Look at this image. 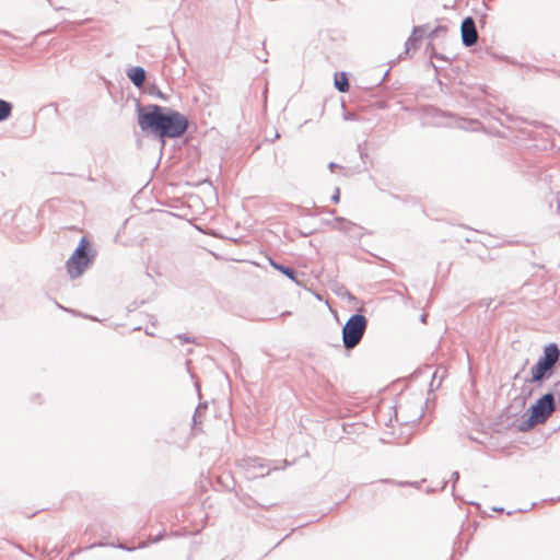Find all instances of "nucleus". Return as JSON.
Returning <instances> with one entry per match:
<instances>
[{
	"mask_svg": "<svg viewBox=\"0 0 560 560\" xmlns=\"http://www.w3.org/2000/svg\"><path fill=\"white\" fill-rule=\"evenodd\" d=\"M137 124L140 130L161 144L183 138L190 126L189 118L177 109L159 104H142L136 101Z\"/></svg>",
	"mask_w": 560,
	"mask_h": 560,
	"instance_id": "f257e3e1",
	"label": "nucleus"
},
{
	"mask_svg": "<svg viewBox=\"0 0 560 560\" xmlns=\"http://www.w3.org/2000/svg\"><path fill=\"white\" fill-rule=\"evenodd\" d=\"M560 364V347L557 342H549L542 347V352L529 370L526 382L541 387L556 373Z\"/></svg>",
	"mask_w": 560,
	"mask_h": 560,
	"instance_id": "f03ea898",
	"label": "nucleus"
},
{
	"mask_svg": "<svg viewBox=\"0 0 560 560\" xmlns=\"http://www.w3.org/2000/svg\"><path fill=\"white\" fill-rule=\"evenodd\" d=\"M96 255L97 252L92 242L86 236H82L66 261V269L70 279L74 280L82 277L93 265Z\"/></svg>",
	"mask_w": 560,
	"mask_h": 560,
	"instance_id": "7ed1b4c3",
	"label": "nucleus"
},
{
	"mask_svg": "<svg viewBox=\"0 0 560 560\" xmlns=\"http://www.w3.org/2000/svg\"><path fill=\"white\" fill-rule=\"evenodd\" d=\"M368 318L362 313L352 314L345 323L341 329L342 345L347 350L357 347L362 340L366 327Z\"/></svg>",
	"mask_w": 560,
	"mask_h": 560,
	"instance_id": "20e7f679",
	"label": "nucleus"
},
{
	"mask_svg": "<svg viewBox=\"0 0 560 560\" xmlns=\"http://www.w3.org/2000/svg\"><path fill=\"white\" fill-rule=\"evenodd\" d=\"M462 44L465 47H471L478 39L476 21L472 16H465L460 22Z\"/></svg>",
	"mask_w": 560,
	"mask_h": 560,
	"instance_id": "39448f33",
	"label": "nucleus"
},
{
	"mask_svg": "<svg viewBox=\"0 0 560 560\" xmlns=\"http://www.w3.org/2000/svg\"><path fill=\"white\" fill-rule=\"evenodd\" d=\"M127 78L129 81L140 90H143L144 81L147 79V71L141 66H132L126 71Z\"/></svg>",
	"mask_w": 560,
	"mask_h": 560,
	"instance_id": "423d86ee",
	"label": "nucleus"
},
{
	"mask_svg": "<svg viewBox=\"0 0 560 560\" xmlns=\"http://www.w3.org/2000/svg\"><path fill=\"white\" fill-rule=\"evenodd\" d=\"M268 260H269V265L277 271L281 272L283 276H285L288 279H290L292 282L296 283L298 285H300V282H299V271L291 267V266H285L277 260H275L272 257H268Z\"/></svg>",
	"mask_w": 560,
	"mask_h": 560,
	"instance_id": "0eeeda50",
	"label": "nucleus"
},
{
	"mask_svg": "<svg viewBox=\"0 0 560 560\" xmlns=\"http://www.w3.org/2000/svg\"><path fill=\"white\" fill-rule=\"evenodd\" d=\"M332 222H334V229L335 230H338L342 233H346V234H351L354 230L359 231L361 230L362 228L360 225H358L357 223L348 220L347 218H343V217H335L332 219Z\"/></svg>",
	"mask_w": 560,
	"mask_h": 560,
	"instance_id": "6e6552de",
	"label": "nucleus"
},
{
	"mask_svg": "<svg viewBox=\"0 0 560 560\" xmlns=\"http://www.w3.org/2000/svg\"><path fill=\"white\" fill-rule=\"evenodd\" d=\"M334 86L339 93H346L350 89L349 77L345 71L335 72Z\"/></svg>",
	"mask_w": 560,
	"mask_h": 560,
	"instance_id": "1a4fd4ad",
	"label": "nucleus"
},
{
	"mask_svg": "<svg viewBox=\"0 0 560 560\" xmlns=\"http://www.w3.org/2000/svg\"><path fill=\"white\" fill-rule=\"evenodd\" d=\"M389 69H387L381 78H378L375 82V84L372 86V90L376 91L375 95H381L382 97L386 98L389 95L388 89L383 85V82L387 79L389 75Z\"/></svg>",
	"mask_w": 560,
	"mask_h": 560,
	"instance_id": "9d476101",
	"label": "nucleus"
},
{
	"mask_svg": "<svg viewBox=\"0 0 560 560\" xmlns=\"http://www.w3.org/2000/svg\"><path fill=\"white\" fill-rule=\"evenodd\" d=\"M208 409V401H200L192 415V430L196 431L201 425V415Z\"/></svg>",
	"mask_w": 560,
	"mask_h": 560,
	"instance_id": "9b49d317",
	"label": "nucleus"
},
{
	"mask_svg": "<svg viewBox=\"0 0 560 560\" xmlns=\"http://www.w3.org/2000/svg\"><path fill=\"white\" fill-rule=\"evenodd\" d=\"M143 93L150 95V96H155L164 102H167L168 101V95H166L165 93H163L160 88L155 84V83H148L143 90H142Z\"/></svg>",
	"mask_w": 560,
	"mask_h": 560,
	"instance_id": "f8f14e48",
	"label": "nucleus"
},
{
	"mask_svg": "<svg viewBox=\"0 0 560 560\" xmlns=\"http://www.w3.org/2000/svg\"><path fill=\"white\" fill-rule=\"evenodd\" d=\"M328 170L334 173L336 170H341L343 172V175L345 176H349L353 173H361L362 171H365L366 167H360V166H355L353 167L352 170L351 168H348V167H345L342 165H339L338 163H335V162H329L328 165H327Z\"/></svg>",
	"mask_w": 560,
	"mask_h": 560,
	"instance_id": "ddd939ff",
	"label": "nucleus"
},
{
	"mask_svg": "<svg viewBox=\"0 0 560 560\" xmlns=\"http://www.w3.org/2000/svg\"><path fill=\"white\" fill-rule=\"evenodd\" d=\"M13 103L0 98V122L8 120L13 110Z\"/></svg>",
	"mask_w": 560,
	"mask_h": 560,
	"instance_id": "4468645a",
	"label": "nucleus"
},
{
	"mask_svg": "<svg viewBox=\"0 0 560 560\" xmlns=\"http://www.w3.org/2000/svg\"><path fill=\"white\" fill-rule=\"evenodd\" d=\"M548 202L550 209L560 217V191H550Z\"/></svg>",
	"mask_w": 560,
	"mask_h": 560,
	"instance_id": "2eb2a0df",
	"label": "nucleus"
},
{
	"mask_svg": "<svg viewBox=\"0 0 560 560\" xmlns=\"http://www.w3.org/2000/svg\"><path fill=\"white\" fill-rule=\"evenodd\" d=\"M425 50L430 54L431 58H434V59L441 60V61H445V62H450L451 61V58H448L444 54H441V52L435 50V47H434L432 42H428L427 43Z\"/></svg>",
	"mask_w": 560,
	"mask_h": 560,
	"instance_id": "dca6fc26",
	"label": "nucleus"
},
{
	"mask_svg": "<svg viewBox=\"0 0 560 560\" xmlns=\"http://www.w3.org/2000/svg\"><path fill=\"white\" fill-rule=\"evenodd\" d=\"M459 478H460L459 471L454 470L451 475L450 480L443 481L442 487H441V490H444L446 488L447 482H452V495L455 500H457V495L455 493V485L458 482Z\"/></svg>",
	"mask_w": 560,
	"mask_h": 560,
	"instance_id": "f3484780",
	"label": "nucleus"
},
{
	"mask_svg": "<svg viewBox=\"0 0 560 560\" xmlns=\"http://www.w3.org/2000/svg\"><path fill=\"white\" fill-rule=\"evenodd\" d=\"M420 46V40L411 33L405 43V54L409 50H417Z\"/></svg>",
	"mask_w": 560,
	"mask_h": 560,
	"instance_id": "a211bd4d",
	"label": "nucleus"
},
{
	"mask_svg": "<svg viewBox=\"0 0 560 560\" xmlns=\"http://www.w3.org/2000/svg\"><path fill=\"white\" fill-rule=\"evenodd\" d=\"M428 30V24H421L413 26L411 33L421 42L422 37L427 34Z\"/></svg>",
	"mask_w": 560,
	"mask_h": 560,
	"instance_id": "6ab92c4d",
	"label": "nucleus"
},
{
	"mask_svg": "<svg viewBox=\"0 0 560 560\" xmlns=\"http://www.w3.org/2000/svg\"><path fill=\"white\" fill-rule=\"evenodd\" d=\"M447 31L446 25H438L433 30H431L427 37L430 39L429 42H432L434 38H436L441 33H445Z\"/></svg>",
	"mask_w": 560,
	"mask_h": 560,
	"instance_id": "aec40b11",
	"label": "nucleus"
},
{
	"mask_svg": "<svg viewBox=\"0 0 560 560\" xmlns=\"http://www.w3.org/2000/svg\"><path fill=\"white\" fill-rule=\"evenodd\" d=\"M468 541L464 546H462V539L459 535L457 536L456 540L454 541L453 546V556L458 552L459 556L464 553V551L467 549Z\"/></svg>",
	"mask_w": 560,
	"mask_h": 560,
	"instance_id": "412c9836",
	"label": "nucleus"
},
{
	"mask_svg": "<svg viewBox=\"0 0 560 560\" xmlns=\"http://www.w3.org/2000/svg\"><path fill=\"white\" fill-rule=\"evenodd\" d=\"M381 482H384V483H387V485H395V486H398V487L418 486L417 482L395 481L393 479H382Z\"/></svg>",
	"mask_w": 560,
	"mask_h": 560,
	"instance_id": "4be33fe9",
	"label": "nucleus"
},
{
	"mask_svg": "<svg viewBox=\"0 0 560 560\" xmlns=\"http://www.w3.org/2000/svg\"><path fill=\"white\" fill-rule=\"evenodd\" d=\"M176 338L178 340H180L182 342H190V343L195 342V339L186 334H178V335H176Z\"/></svg>",
	"mask_w": 560,
	"mask_h": 560,
	"instance_id": "5701e85b",
	"label": "nucleus"
},
{
	"mask_svg": "<svg viewBox=\"0 0 560 560\" xmlns=\"http://www.w3.org/2000/svg\"><path fill=\"white\" fill-rule=\"evenodd\" d=\"M330 200L334 202V203H339L340 202V188L339 187H336L331 197H330Z\"/></svg>",
	"mask_w": 560,
	"mask_h": 560,
	"instance_id": "b1692460",
	"label": "nucleus"
},
{
	"mask_svg": "<svg viewBox=\"0 0 560 560\" xmlns=\"http://www.w3.org/2000/svg\"><path fill=\"white\" fill-rule=\"evenodd\" d=\"M357 149L359 151L360 159L362 160L363 163H365L364 159L368 156V152L365 151V149H363L361 143H358Z\"/></svg>",
	"mask_w": 560,
	"mask_h": 560,
	"instance_id": "393cba45",
	"label": "nucleus"
},
{
	"mask_svg": "<svg viewBox=\"0 0 560 560\" xmlns=\"http://www.w3.org/2000/svg\"><path fill=\"white\" fill-rule=\"evenodd\" d=\"M402 202L407 205H417L418 200L413 196H406L402 198Z\"/></svg>",
	"mask_w": 560,
	"mask_h": 560,
	"instance_id": "a878e982",
	"label": "nucleus"
},
{
	"mask_svg": "<svg viewBox=\"0 0 560 560\" xmlns=\"http://www.w3.org/2000/svg\"><path fill=\"white\" fill-rule=\"evenodd\" d=\"M109 546H112V547H114V548L122 549V550H126V551H133V550H136V548H135V547H130V548H129V547L124 546V545H122V544H120V542H117V544H110Z\"/></svg>",
	"mask_w": 560,
	"mask_h": 560,
	"instance_id": "bb28decb",
	"label": "nucleus"
},
{
	"mask_svg": "<svg viewBox=\"0 0 560 560\" xmlns=\"http://www.w3.org/2000/svg\"><path fill=\"white\" fill-rule=\"evenodd\" d=\"M4 293H7V289L0 284V307L3 305Z\"/></svg>",
	"mask_w": 560,
	"mask_h": 560,
	"instance_id": "cd10ccee",
	"label": "nucleus"
},
{
	"mask_svg": "<svg viewBox=\"0 0 560 560\" xmlns=\"http://www.w3.org/2000/svg\"><path fill=\"white\" fill-rule=\"evenodd\" d=\"M163 539V534L162 533H159L158 535H155L152 539H151V542L152 544H156L159 541H161Z\"/></svg>",
	"mask_w": 560,
	"mask_h": 560,
	"instance_id": "c85d7f7f",
	"label": "nucleus"
},
{
	"mask_svg": "<svg viewBox=\"0 0 560 560\" xmlns=\"http://www.w3.org/2000/svg\"><path fill=\"white\" fill-rule=\"evenodd\" d=\"M343 119L345 120H355L357 117L353 114H351V113H345L343 114Z\"/></svg>",
	"mask_w": 560,
	"mask_h": 560,
	"instance_id": "c756f323",
	"label": "nucleus"
},
{
	"mask_svg": "<svg viewBox=\"0 0 560 560\" xmlns=\"http://www.w3.org/2000/svg\"><path fill=\"white\" fill-rule=\"evenodd\" d=\"M255 504L258 505L259 508L264 509V510H267V509L276 505V503H268V504L264 503V504H260V503H257V502H255Z\"/></svg>",
	"mask_w": 560,
	"mask_h": 560,
	"instance_id": "7c9ffc66",
	"label": "nucleus"
},
{
	"mask_svg": "<svg viewBox=\"0 0 560 560\" xmlns=\"http://www.w3.org/2000/svg\"><path fill=\"white\" fill-rule=\"evenodd\" d=\"M388 195H389L393 199H395V200H397V201H401V202H402V198H404V197H401V196H399V195H396V194H393V192H388Z\"/></svg>",
	"mask_w": 560,
	"mask_h": 560,
	"instance_id": "2f4dec72",
	"label": "nucleus"
},
{
	"mask_svg": "<svg viewBox=\"0 0 560 560\" xmlns=\"http://www.w3.org/2000/svg\"><path fill=\"white\" fill-rule=\"evenodd\" d=\"M326 38H329L331 40L335 39L332 36H330V34L328 32H326L325 34L322 35V42L325 43Z\"/></svg>",
	"mask_w": 560,
	"mask_h": 560,
	"instance_id": "473e14b6",
	"label": "nucleus"
},
{
	"mask_svg": "<svg viewBox=\"0 0 560 560\" xmlns=\"http://www.w3.org/2000/svg\"><path fill=\"white\" fill-rule=\"evenodd\" d=\"M280 138V133L278 130H275V138H266L267 141L273 142L275 140Z\"/></svg>",
	"mask_w": 560,
	"mask_h": 560,
	"instance_id": "72a5a7b5",
	"label": "nucleus"
},
{
	"mask_svg": "<svg viewBox=\"0 0 560 560\" xmlns=\"http://www.w3.org/2000/svg\"><path fill=\"white\" fill-rule=\"evenodd\" d=\"M535 503H532L530 506H534ZM532 508H520L517 509L516 511L517 512H521V513H525V512H528Z\"/></svg>",
	"mask_w": 560,
	"mask_h": 560,
	"instance_id": "f704fd0d",
	"label": "nucleus"
},
{
	"mask_svg": "<svg viewBox=\"0 0 560 560\" xmlns=\"http://www.w3.org/2000/svg\"><path fill=\"white\" fill-rule=\"evenodd\" d=\"M491 302H492V300H482V301H481V305H482V306H486V307H489V306H490V304H491Z\"/></svg>",
	"mask_w": 560,
	"mask_h": 560,
	"instance_id": "c9c22d12",
	"label": "nucleus"
},
{
	"mask_svg": "<svg viewBox=\"0 0 560 560\" xmlns=\"http://www.w3.org/2000/svg\"><path fill=\"white\" fill-rule=\"evenodd\" d=\"M324 224H326V225H330V226L334 229V222H332V219L324 220Z\"/></svg>",
	"mask_w": 560,
	"mask_h": 560,
	"instance_id": "e433bc0d",
	"label": "nucleus"
},
{
	"mask_svg": "<svg viewBox=\"0 0 560 560\" xmlns=\"http://www.w3.org/2000/svg\"><path fill=\"white\" fill-rule=\"evenodd\" d=\"M47 1H48V2H49V4H50L55 10H57V11H58V10H62V9H63V7H57V5H55V4L51 2V0H47Z\"/></svg>",
	"mask_w": 560,
	"mask_h": 560,
	"instance_id": "4c0bfd02",
	"label": "nucleus"
},
{
	"mask_svg": "<svg viewBox=\"0 0 560 560\" xmlns=\"http://www.w3.org/2000/svg\"><path fill=\"white\" fill-rule=\"evenodd\" d=\"M377 106L378 108H385L386 107V102L385 101H381L377 103Z\"/></svg>",
	"mask_w": 560,
	"mask_h": 560,
	"instance_id": "58836bf2",
	"label": "nucleus"
},
{
	"mask_svg": "<svg viewBox=\"0 0 560 560\" xmlns=\"http://www.w3.org/2000/svg\"><path fill=\"white\" fill-rule=\"evenodd\" d=\"M435 375H436V371L433 373L432 381L430 383V390L433 389V383H434Z\"/></svg>",
	"mask_w": 560,
	"mask_h": 560,
	"instance_id": "ea45409f",
	"label": "nucleus"
},
{
	"mask_svg": "<svg viewBox=\"0 0 560 560\" xmlns=\"http://www.w3.org/2000/svg\"><path fill=\"white\" fill-rule=\"evenodd\" d=\"M427 317H428V315H427V314H422V315L420 316V322H421V323H425V322H427Z\"/></svg>",
	"mask_w": 560,
	"mask_h": 560,
	"instance_id": "a19ab883",
	"label": "nucleus"
},
{
	"mask_svg": "<svg viewBox=\"0 0 560 560\" xmlns=\"http://www.w3.org/2000/svg\"><path fill=\"white\" fill-rule=\"evenodd\" d=\"M346 294L348 295L349 300H355V298L348 290H346Z\"/></svg>",
	"mask_w": 560,
	"mask_h": 560,
	"instance_id": "79ce46f5",
	"label": "nucleus"
},
{
	"mask_svg": "<svg viewBox=\"0 0 560 560\" xmlns=\"http://www.w3.org/2000/svg\"><path fill=\"white\" fill-rule=\"evenodd\" d=\"M492 511H495V512H502V511H504V509H503V508H497V506H493V508H492Z\"/></svg>",
	"mask_w": 560,
	"mask_h": 560,
	"instance_id": "37998d69",
	"label": "nucleus"
},
{
	"mask_svg": "<svg viewBox=\"0 0 560 560\" xmlns=\"http://www.w3.org/2000/svg\"><path fill=\"white\" fill-rule=\"evenodd\" d=\"M325 212L329 213V214H335L336 210L334 209H327L325 210Z\"/></svg>",
	"mask_w": 560,
	"mask_h": 560,
	"instance_id": "c03bdc74",
	"label": "nucleus"
},
{
	"mask_svg": "<svg viewBox=\"0 0 560 560\" xmlns=\"http://www.w3.org/2000/svg\"><path fill=\"white\" fill-rule=\"evenodd\" d=\"M136 308V303H133L132 305L128 306V311L131 312Z\"/></svg>",
	"mask_w": 560,
	"mask_h": 560,
	"instance_id": "a18cd8bd",
	"label": "nucleus"
},
{
	"mask_svg": "<svg viewBox=\"0 0 560 560\" xmlns=\"http://www.w3.org/2000/svg\"><path fill=\"white\" fill-rule=\"evenodd\" d=\"M486 18H487L486 15H482V16H481V19H480V23H481V24H485V23H486Z\"/></svg>",
	"mask_w": 560,
	"mask_h": 560,
	"instance_id": "49530a36",
	"label": "nucleus"
},
{
	"mask_svg": "<svg viewBox=\"0 0 560 560\" xmlns=\"http://www.w3.org/2000/svg\"><path fill=\"white\" fill-rule=\"evenodd\" d=\"M195 386H196V388H197L198 396L200 397V395H201V394H200V387H199V385H198L197 383H195Z\"/></svg>",
	"mask_w": 560,
	"mask_h": 560,
	"instance_id": "de8ad7c7",
	"label": "nucleus"
},
{
	"mask_svg": "<svg viewBox=\"0 0 560 560\" xmlns=\"http://www.w3.org/2000/svg\"><path fill=\"white\" fill-rule=\"evenodd\" d=\"M549 501H551V502L560 501V495L558 498H556V499L551 498V499H549Z\"/></svg>",
	"mask_w": 560,
	"mask_h": 560,
	"instance_id": "09e8293b",
	"label": "nucleus"
},
{
	"mask_svg": "<svg viewBox=\"0 0 560 560\" xmlns=\"http://www.w3.org/2000/svg\"><path fill=\"white\" fill-rule=\"evenodd\" d=\"M2 34L5 36H11V34L8 31H3Z\"/></svg>",
	"mask_w": 560,
	"mask_h": 560,
	"instance_id": "8fccbe9b",
	"label": "nucleus"
},
{
	"mask_svg": "<svg viewBox=\"0 0 560 560\" xmlns=\"http://www.w3.org/2000/svg\"><path fill=\"white\" fill-rule=\"evenodd\" d=\"M469 504H474V505L479 506V503H478V502H472V501H471V502H469Z\"/></svg>",
	"mask_w": 560,
	"mask_h": 560,
	"instance_id": "3c124183",
	"label": "nucleus"
},
{
	"mask_svg": "<svg viewBox=\"0 0 560 560\" xmlns=\"http://www.w3.org/2000/svg\"><path fill=\"white\" fill-rule=\"evenodd\" d=\"M97 546L96 544L90 545L86 549H91L93 547Z\"/></svg>",
	"mask_w": 560,
	"mask_h": 560,
	"instance_id": "603ef678",
	"label": "nucleus"
},
{
	"mask_svg": "<svg viewBox=\"0 0 560 560\" xmlns=\"http://www.w3.org/2000/svg\"><path fill=\"white\" fill-rule=\"evenodd\" d=\"M145 334L149 335V336H153L152 331L145 330Z\"/></svg>",
	"mask_w": 560,
	"mask_h": 560,
	"instance_id": "864d4df0",
	"label": "nucleus"
},
{
	"mask_svg": "<svg viewBox=\"0 0 560 560\" xmlns=\"http://www.w3.org/2000/svg\"><path fill=\"white\" fill-rule=\"evenodd\" d=\"M422 413L418 415L416 421H418L421 418Z\"/></svg>",
	"mask_w": 560,
	"mask_h": 560,
	"instance_id": "5fc2aeb1",
	"label": "nucleus"
},
{
	"mask_svg": "<svg viewBox=\"0 0 560 560\" xmlns=\"http://www.w3.org/2000/svg\"><path fill=\"white\" fill-rule=\"evenodd\" d=\"M515 511H509L508 515H512Z\"/></svg>",
	"mask_w": 560,
	"mask_h": 560,
	"instance_id": "6e6d98bb",
	"label": "nucleus"
},
{
	"mask_svg": "<svg viewBox=\"0 0 560 560\" xmlns=\"http://www.w3.org/2000/svg\"><path fill=\"white\" fill-rule=\"evenodd\" d=\"M431 66L436 70V66L433 62H431Z\"/></svg>",
	"mask_w": 560,
	"mask_h": 560,
	"instance_id": "4d7b16f0",
	"label": "nucleus"
},
{
	"mask_svg": "<svg viewBox=\"0 0 560 560\" xmlns=\"http://www.w3.org/2000/svg\"><path fill=\"white\" fill-rule=\"evenodd\" d=\"M147 545L142 544L138 548H144Z\"/></svg>",
	"mask_w": 560,
	"mask_h": 560,
	"instance_id": "13d9d810",
	"label": "nucleus"
}]
</instances>
